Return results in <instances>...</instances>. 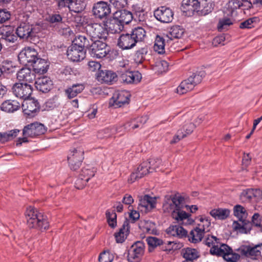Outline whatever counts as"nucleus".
<instances>
[{"label":"nucleus","mask_w":262,"mask_h":262,"mask_svg":"<svg viewBox=\"0 0 262 262\" xmlns=\"http://www.w3.org/2000/svg\"><path fill=\"white\" fill-rule=\"evenodd\" d=\"M145 245L142 241H137L130 247L127 258L130 262H138L144 252Z\"/></svg>","instance_id":"nucleus-9"},{"label":"nucleus","mask_w":262,"mask_h":262,"mask_svg":"<svg viewBox=\"0 0 262 262\" xmlns=\"http://www.w3.org/2000/svg\"><path fill=\"white\" fill-rule=\"evenodd\" d=\"M88 181V180L83 178V177L78 176L75 182V187L78 189H82L85 187Z\"/></svg>","instance_id":"nucleus-64"},{"label":"nucleus","mask_w":262,"mask_h":262,"mask_svg":"<svg viewBox=\"0 0 262 262\" xmlns=\"http://www.w3.org/2000/svg\"><path fill=\"white\" fill-rule=\"evenodd\" d=\"M182 6L184 11L189 12V15H193L195 12L198 13L199 0H183Z\"/></svg>","instance_id":"nucleus-32"},{"label":"nucleus","mask_w":262,"mask_h":262,"mask_svg":"<svg viewBox=\"0 0 262 262\" xmlns=\"http://www.w3.org/2000/svg\"><path fill=\"white\" fill-rule=\"evenodd\" d=\"M253 189H247L244 190L241 194V199L243 202H249L253 198H254Z\"/></svg>","instance_id":"nucleus-55"},{"label":"nucleus","mask_w":262,"mask_h":262,"mask_svg":"<svg viewBox=\"0 0 262 262\" xmlns=\"http://www.w3.org/2000/svg\"><path fill=\"white\" fill-rule=\"evenodd\" d=\"M148 163L150 172L155 171L161 164V160L159 158H150L146 161Z\"/></svg>","instance_id":"nucleus-57"},{"label":"nucleus","mask_w":262,"mask_h":262,"mask_svg":"<svg viewBox=\"0 0 262 262\" xmlns=\"http://www.w3.org/2000/svg\"><path fill=\"white\" fill-rule=\"evenodd\" d=\"M168 63L165 60H161L156 62L155 70L159 73L166 72L168 69Z\"/></svg>","instance_id":"nucleus-58"},{"label":"nucleus","mask_w":262,"mask_h":262,"mask_svg":"<svg viewBox=\"0 0 262 262\" xmlns=\"http://www.w3.org/2000/svg\"><path fill=\"white\" fill-rule=\"evenodd\" d=\"M234 214L240 221L243 222L247 217V213L244 207L240 205H236L234 207Z\"/></svg>","instance_id":"nucleus-48"},{"label":"nucleus","mask_w":262,"mask_h":262,"mask_svg":"<svg viewBox=\"0 0 262 262\" xmlns=\"http://www.w3.org/2000/svg\"><path fill=\"white\" fill-rule=\"evenodd\" d=\"M17 78L23 83H32L35 76L29 68H22L17 73Z\"/></svg>","instance_id":"nucleus-28"},{"label":"nucleus","mask_w":262,"mask_h":262,"mask_svg":"<svg viewBox=\"0 0 262 262\" xmlns=\"http://www.w3.org/2000/svg\"><path fill=\"white\" fill-rule=\"evenodd\" d=\"M27 224L29 228L36 229L41 231L49 228V222L47 216L39 212L33 207H28L25 212Z\"/></svg>","instance_id":"nucleus-2"},{"label":"nucleus","mask_w":262,"mask_h":262,"mask_svg":"<svg viewBox=\"0 0 262 262\" xmlns=\"http://www.w3.org/2000/svg\"><path fill=\"white\" fill-rule=\"evenodd\" d=\"M137 170L139 172L142 178L150 173V169L146 161L143 162L137 168Z\"/></svg>","instance_id":"nucleus-60"},{"label":"nucleus","mask_w":262,"mask_h":262,"mask_svg":"<svg viewBox=\"0 0 262 262\" xmlns=\"http://www.w3.org/2000/svg\"><path fill=\"white\" fill-rule=\"evenodd\" d=\"M156 201L155 198L146 194L141 196L139 200L138 209L141 211L147 212L156 207Z\"/></svg>","instance_id":"nucleus-24"},{"label":"nucleus","mask_w":262,"mask_h":262,"mask_svg":"<svg viewBox=\"0 0 262 262\" xmlns=\"http://www.w3.org/2000/svg\"><path fill=\"white\" fill-rule=\"evenodd\" d=\"M72 44L73 46L78 47L79 49L86 50L89 48L90 46V42L89 39L84 35H79L77 36Z\"/></svg>","instance_id":"nucleus-41"},{"label":"nucleus","mask_w":262,"mask_h":262,"mask_svg":"<svg viewBox=\"0 0 262 262\" xmlns=\"http://www.w3.org/2000/svg\"><path fill=\"white\" fill-rule=\"evenodd\" d=\"M129 221L127 219H126L123 222L122 227L120 228L119 231L114 234L117 243H122L125 241L129 233Z\"/></svg>","instance_id":"nucleus-27"},{"label":"nucleus","mask_w":262,"mask_h":262,"mask_svg":"<svg viewBox=\"0 0 262 262\" xmlns=\"http://www.w3.org/2000/svg\"><path fill=\"white\" fill-rule=\"evenodd\" d=\"M13 28L11 26H3L0 28V40L2 43H14L17 40Z\"/></svg>","instance_id":"nucleus-15"},{"label":"nucleus","mask_w":262,"mask_h":262,"mask_svg":"<svg viewBox=\"0 0 262 262\" xmlns=\"http://www.w3.org/2000/svg\"><path fill=\"white\" fill-rule=\"evenodd\" d=\"M221 241V239L220 238H217L214 235H208L205 238L204 243L206 245L211 248V247L218 246Z\"/></svg>","instance_id":"nucleus-53"},{"label":"nucleus","mask_w":262,"mask_h":262,"mask_svg":"<svg viewBox=\"0 0 262 262\" xmlns=\"http://www.w3.org/2000/svg\"><path fill=\"white\" fill-rule=\"evenodd\" d=\"M14 68L15 66L11 60L3 58L0 59V70H2V74L12 73Z\"/></svg>","instance_id":"nucleus-44"},{"label":"nucleus","mask_w":262,"mask_h":262,"mask_svg":"<svg viewBox=\"0 0 262 262\" xmlns=\"http://www.w3.org/2000/svg\"><path fill=\"white\" fill-rule=\"evenodd\" d=\"M11 90L13 94L16 97L26 100L30 98L33 88L29 83L18 82L13 84Z\"/></svg>","instance_id":"nucleus-7"},{"label":"nucleus","mask_w":262,"mask_h":262,"mask_svg":"<svg viewBox=\"0 0 262 262\" xmlns=\"http://www.w3.org/2000/svg\"><path fill=\"white\" fill-rule=\"evenodd\" d=\"M209 252L212 255L222 257L228 262H236L240 258L238 254L234 252L230 247L222 243L221 241L218 246L211 247Z\"/></svg>","instance_id":"nucleus-4"},{"label":"nucleus","mask_w":262,"mask_h":262,"mask_svg":"<svg viewBox=\"0 0 262 262\" xmlns=\"http://www.w3.org/2000/svg\"><path fill=\"white\" fill-rule=\"evenodd\" d=\"M133 38L130 33H122L118 39L117 45L123 50L132 49L137 44Z\"/></svg>","instance_id":"nucleus-21"},{"label":"nucleus","mask_w":262,"mask_h":262,"mask_svg":"<svg viewBox=\"0 0 262 262\" xmlns=\"http://www.w3.org/2000/svg\"><path fill=\"white\" fill-rule=\"evenodd\" d=\"M116 129L113 128H106L98 132L97 137L99 138H107L111 137L115 133Z\"/></svg>","instance_id":"nucleus-56"},{"label":"nucleus","mask_w":262,"mask_h":262,"mask_svg":"<svg viewBox=\"0 0 262 262\" xmlns=\"http://www.w3.org/2000/svg\"><path fill=\"white\" fill-rule=\"evenodd\" d=\"M262 243L257 245H242L238 249L241 255L246 257L257 256L260 255Z\"/></svg>","instance_id":"nucleus-20"},{"label":"nucleus","mask_w":262,"mask_h":262,"mask_svg":"<svg viewBox=\"0 0 262 262\" xmlns=\"http://www.w3.org/2000/svg\"><path fill=\"white\" fill-rule=\"evenodd\" d=\"M221 241V239L220 238H217L214 235H208L205 238L204 243L206 245L211 248V247L218 246Z\"/></svg>","instance_id":"nucleus-52"},{"label":"nucleus","mask_w":262,"mask_h":262,"mask_svg":"<svg viewBox=\"0 0 262 262\" xmlns=\"http://www.w3.org/2000/svg\"><path fill=\"white\" fill-rule=\"evenodd\" d=\"M259 19L256 17H253L247 19V20L240 23L239 28L241 29H251L254 27L253 24L257 23Z\"/></svg>","instance_id":"nucleus-54"},{"label":"nucleus","mask_w":262,"mask_h":262,"mask_svg":"<svg viewBox=\"0 0 262 262\" xmlns=\"http://www.w3.org/2000/svg\"><path fill=\"white\" fill-rule=\"evenodd\" d=\"M205 75L204 71L192 73L187 79L181 82L177 88V92L180 95H183L192 90L195 85L202 81Z\"/></svg>","instance_id":"nucleus-3"},{"label":"nucleus","mask_w":262,"mask_h":262,"mask_svg":"<svg viewBox=\"0 0 262 262\" xmlns=\"http://www.w3.org/2000/svg\"><path fill=\"white\" fill-rule=\"evenodd\" d=\"M147 119L148 118L146 116L138 117L126 122L124 125V128L130 130L142 127L143 125L146 122Z\"/></svg>","instance_id":"nucleus-30"},{"label":"nucleus","mask_w":262,"mask_h":262,"mask_svg":"<svg viewBox=\"0 0 262 262\" xmlns=\"http://www.w3.org/2000/svg\"><path fill=\"white\" fill-rule=\"evenodd\" d=\"M114 15L119 20L118 22H121L123 25L128 24L133 18L131 12L125 9L116 11Z\"/></svg>","instance_id":"nucleus-33"},{"label":"nucleus","mask_w":262,"mask_h":262,"mask_svg":"<svg viewBox=\"0 0 262 262\" xmlns=\"http://www.w3.org/2000/svg\"><path fill=\"white\" fill-rule=\"evenodd\" d=\"M173 12L171 9L164 6L158 8L154 13L155 18L163 23L171 22L173 18Z\"/></svg>","instance_id":"nucleus-14"},{"label":"nucleus","mask_w":262,"mask_h":262,"mask_svg":"<svg viewBox=\"0 0 262 262\" xmlns=\"http://www.w3.org/2000/svg\"><path fill=\"white\" fill-rule=\"evenodd\" d=\"M227 9L230 12V15L233 16L234 11L242 7V2L239 0H231L228 3Z\"/></svg>","instance_id":"nucleus-51"},{"label":"nucleus","mask_w":262,"mask_h":262,"mask_svg":"<svg viewBox=\"0 0 262 262\" xmlns=\"http://www.w3.org/2000/svg\"><path fill=\"white\" fill-rule=\"evenodd\" d=\"M21 107L24 114L31 118L35 116L40 110V105L38 101L34 98H28L25 100Z\"/></svg>","instance_id":"nucleus-12"},{"label":"nucleus","mask_w":262,"mask_h":262,"mask_svg":"<svg viewBox=\"0 0 262 262\" xmlns=\"http://www.w3.org/2000/svg\"><path fill=\"white\" fill-rule=\"evenodd\" d=\"M37 52L33 48L27 47L24 49L18 55V59L23 64L31 66L38 57Z\"/></svg>","instance_id":"nucleus-8"},{"label":"nucleus","mask_w":262,"mask_h":262,"mask_svg":"<svg viewBox=\"0 0 262 262\" xmlns=\"http://www.w3.org/2000/svg\"><path fill=\"white\" fill-rule=\"evenodd\" d=\"M111 4L117 10H122L127 4V0H110Z\"/></svg>","instance_id":"nucleus-62"},{"label":"nucleus","mask_w":262,"mask_h":262,"mask_svg":"<svg viewBox=\"0 0 262 262\" xmlns=\"http://www.w3.org/2000/svg\"><path fill=\"white\" fill-rule=\"evenodd\" d=\"M118 20L114 15L113 19L110 20L109 25L107 26L114 33L122 31L124 28V25L121 22H118Z\"/></svg>","instance_id":"nucleus-46"},{"label":"nucleus","mask_w":262,"mask_h":262,"mask_svg":"<svg viewBox=\"0 0 262 262\" xmlns=\"http://www.w3.org/2000/svg\"><path fill=\"white\" fill-rule=\"evenodd\" d=\"M146 242L149 247L155 248L160 246V249L164 251H170L177 249V246L174 247L177 243L174 241H163L156 237L149 236L146 238Z\"/></svg>","instance_id":"nucleus-10"},{"label":"nucleus","mask_w":262,"mask_h":262,"mask_svg":"<svg viewBox=\"0 0 262 262\" xmlns=\"http://www.w3.org/2000/svg\"><path fill=\"white\" fill-rule=\"evenodd\" d=\"M18 129H13L9 131L8 132L2 133V138H1V142L5 143L8 141L12 140L14 138L16 137L19 133Z\"/></svg>","instance_id":"nucleus-50"},{"label":"nucleus","mask_w":262,"mask_h":262,"mask_svg":"<svg viewBox=\"0 0 262 262\" xmlns=\"http://www.w3.org/2000/svg\"><path fill=\"white\" fill-rule=\"evenodd\" d=\"M185 199L179 194L166 195L163 204L164 212H171L172 218L178 222L188 219L190 214L182 209L185 206Z\"/></svg>","instance_id":"nucleus-1"},{"label":"nucleus","mask_w":262,"mask_h":262,"mask_svg":"<svg viewBox=\"0 0 262 262\" xmlns=\"http://www.w3.org/2000/svg\"><path fill=\"white\" fill-rule=\"evenodd\" d=\"M83 159V151L82 150L74 148L71 151L68 156V160L70 168L73 170H76L81 165Z\"/></svg>","instance_id":"nucleus-13"},{"label":"nucleus","mask_w":262,"mask_h":262,"mask_svg":"<svg viewBox=\"0 0 262 262\" xmlns=\"http://www.w3.org/2000/svg\"><path fill=\"white\" fill-rule=\"evenodd\" d=\"M230 211L227 208H218L210 211V214L216 220H224L230 215Z\"/></svg>","instance_id":"nucleus-39"},{"label":"nucleus","mask_w":262,"mask_h":262,"mask_svg":"<svg viewBox=\"0 0 262 262\" xmlns=\"http://www.w3.org/2000/svg\"><path fill=\"white\" fill-rule=\"evenodd\" d=\"M184 33V28L179 25H175L171 27L168 31V33L166 35V37L167 38V42L171 41L176 38L178 39L182 37Z\"/></svg>","instance_id":"nucleus-34"},{"label":"nucleus","mask_w":262,"mask_h":262,"mask_svg":"<svg viewBox=\"0 0 262 262\" xmlns=\"http://www.w3.org/2000/svg\"><path fill=\"white\" fill-rule=\"evenodd\" d=\"M35 84L37 90L46 93L52 89L53 82L49 77L42 76L36 79Z\"/></svg>","instance_id":"nucleus-25"},{"label":"nucleus","mask_w":262,"mask_h":262,"mask_svg":"<svg viewBox=\"0 0 262 262\" xmlns=\"http://www.w3.org/2000/svg\"><path fill=\"white\" fill-rule=\"evenodd\" d=\"M130 95L126 91H117L111 99L112 105L115 107H121L129 103Z\"/></svg>","instance_id":"nucleus-16"},{"label":"nucleus","mask_w":262,"mask_h":262,"mask_svg":"<svg viewBox=\"0 0 262 262\" xmlns=\"http://www.w3.org/2000/svg\"><path fill=\"white\" fill-rule=\"evenodd\" d=\"M130 34L137 43L144 39L146 36V31L142 27H138L133 29Z\"/></svg>","instance_id":"nucleus-43"},{"label":"nucleus","mask_w":262,"mask_h":262,"mask_svg":"<svg viewBox=\"0 0 262 262\" xmlns=\"http://www.w3.org/2000/svg\"><path fill=\"white\" fill-rule=\"evenodd\" d=\"M195 127V125L191 122H187L185 123L183 126L179 129L182 130L184 133V134H186V137L191 134Z\"/></svg>","instance_id":"nucleus-61"},{"label":"nucleus","mask_w":262,"mask_h":262,"mask_svg":"<svg viewBox=\"0 0 262 262\" xmlns=\"http://www.w3.org/2000/svg\"><path fill=\"white\" fill-rule=\"evenodd\" d=\"M85 88L83 83H75L69 86L65 90V94L67 97L71 99L76 97L79 94L81 93Z\"/></svg>","instance_id":"nucleus-31"},{"label":"nucleus","mask_w":262,"mask_h":262,"mask_svg":"<svg viewBox=\"0 0 262 262\" xmlns=\"http://www.w3.org/2000/svg\"><path fill=\"white\" fill-rule=\"evenodd\" d=\"M147 48L143 47L136 51L134 55V60L137 64L142 63L145 60V56L147 53Z\"/></svg>","instance_id":"nucleus-45"},{"label":"nucleus","mask_w":262,"mask_h":262,"mask_svg":"<svg viewBox=\"0 0 262 262\" xmlns=\"http://www.w3.org/2000/svg\"><path fill=\"white\" fill-rule=\"evenodd\" d=\"M199 14L206 15L211 12L214 6L212 0H199Z\"/></svg>","instance_id":"nucleus-35"},{"label":"nucleus","mask_w":262,"mask_h":262,"mask_svg":"<svg viewBox=\"0 0 262 262\" xmlns=\"http://www.w3.org/2000/svg\"><path fill=\"white\" fill-rule=\"evenodd\" d=\"M110 5L106 2H99L95 4L93 8V14L96 17L105 18L111 13Z\"/></svg>","instance_id":"nucleus-18"},{"label":"nucleus","mask_w":262,"mask_h":262,"mask_svg":"<svg viewBox=\"0 0 262 262\" xmlns=\"http://www.w3.org/2000/svg\"><path fill=\"white\" fill-rule=\"evenodd\" d=\"M166 233L169 236L177 237L179 238L185 237L187 232L182 226L179 225H170L166 230Z\"/></svg>","instance_id":"nucleus-29"},{"label":"nucleus","mask_w":262,"mask_h":262,"mask_svg":"<svg viewBox=\"0 0 262 262\" xmlns=\"http://www.w3.org/2000/svg\"><path fill=\"white\" fill-rule=\"evenodd\" d=\"M85 7L86 4L83 0H71L69 10L71 11L79 13L83 11Z\"/></svg>","instance_id":"nucleus-42"},{"label":"nucleus","mask_w":262,"mask_h":262,"mask_svg":"<svg viewBox=\"0 0 262 262\" xmlns=\"http://www.w3.org/2000/svg\"><path fill=\"white\" fill-rule=\"evenodd\" d=\"M107 22L103 23H89L85 27V31L91 37V41L94 39H103L105 40L108 36L106 27Z\"/></svg>","instance_id":"nucleus-5"},{"label":"nucleus","mask_w":262,"mask_h":262,"mask_svg":"<svg viewBox=\"0 0 262 262\" xmlns=\"http://www.w3.org/2000/svg\"><path fill=\"white\" fill-rule=\"evenodd\" d=\"M20 107V103L16 100H7L1 104V108L3 111L7 113H13Z\"/></svg>","instance_id":"nucleus-36"},{"label":"nucleus","mask_w":262,"mask_h":262,"mask_svg":"<svg viewBox=\"0 0 262 262\" xmlns=\"http://www.w3.org/2000/svg\"><path fill=\"white\" fill-rule=\"evenodd\" d=\"M32 24L27 22H20L16 29L15 33L18 37L24 40L31 39Z\"/></svg>","instance_id":"nucleus-23"},{"label":"nucleus","mask_w":262,"mask_h":262,"mask_svg":"<svg viewBox=\"0 0 262 262\" xmlns=\"http://www.w3.org/2000/svg\"><path fill=\"white\" fill-rule=\"evenodd\" d=\"M198 226L192 229L188 234H187L186 236L190 243H198L202 241L204 236L206 229V228H205V225L199 224Z\"/></svg>","instance_id":"nucleus-22"},{"label":"nucleus","mask_w":262,"mask_h":262,"mask_svg":"<svg viewBox=\"0 0 262 262\" xmlns=\"http://www.w3.org/2000/svg\"><path fill=\"white\" fill-rule=\"evenodd\" d=\"M108 225L112 228L117 226V214L114 210H107L105 212Z\"/></svg>","instance_id":"nucleus-47"},{"label":"nucleus","mask_w":262,"mask_h":262,"mask_svg":"<svg viewBox=\"0 0 262 262\" xmlns=\"http://www.w3.org/2000/svg\"><path fill=\"white\" fill-rule=\"evenodd\" d=\"M11 13L7 9H0V24H3L10 19Z\"/></svg>","instance_id":"nucleus-63"},{"label":"nucleus","mask_w":262,"mask_h":262,"mask_svg":"<svg viewBox=\"0 0 262 262\" xmlns=\"http://www.w3.org/2000/svg\"><path fill=\"white\" fill-rule=\"evenodd\" d=\"M31 67H32L33 71L38 74H44L47 71V67H48L47 61L43 59L38 57Z\"/></svg>","instance_id":"nucleus-38"},{"label":"nucleus","mask_w":262,"mask_h":262,"mask_svg":"<svg viewBox=\"0 0 262 262\" xmlns=\"http://www.w3.org/2000/svg\"><path fill=\"white\" fill-rule=\"evenodd\" d=\"M120 79L126 84H137L141 81L142 75L138 71H125L120 73Z\"/></svg>","instance_id":"nucleus-17"},{"label":"nucleus","mask_w":262,"mask_h":262,"mask_svg":"<svg viewBox=\"0 0 262 262\" xmlns=\"http://www.w3.org/2000/svg\"><path fill=\"white\" fill-rule=\"evenodd\" d=\"M182 254L185 260L192 261L200 256L198 250L194 248H186L182 250Z\"/></svg>","instance_id":"nucleus-40"},{"label":"nucleus","mask_w":262,"mask_h":262,"mask_svg":"<svg viewBox=\"0 0 262 262\" xmlns=\"http://www.w3.org/2000/svg\"><path fill=\"white\" fill-rule=\"evenodd\" d=\"M232 24V21L230 18H223L220 20L218 23L217 29L219 31L222 32L224 30H227V28Z\"/></svg>","instance_id":"nucleus-59"},{"label":"nucleus","mask_w":262,"mask_h":262,"mask_svg":"<svg viewBox=\"0 0 262 262\" xmlns=\"http://www.w3.org/2000/svg\"><path fill=\"white\" fill-rule=\"evenodd\" d=\"M68 58L72 61L79 62L84 59L86 55V50L79 49L76 46L72 45L67 51Z\"/></svg>","instance_id":"nucleus-19"},{"label":"nucleus","mask_w":262,"mask_h":262,"mask_svg":"<svg viewBox=\"0 0 262 262\" xmlns=\"http://www.w3.org/2000/svg\"><path fill=\"white\" fill-rule=\"evenodd\" d=\"M46 131L45 126L42 123L35 122L25 126L23 130V136L34 138L43 134Z\"/></svg>","instance_id":"nucleus-11"},{"label":"nucleus","mask_w":262,"mask_h":262,"mask_svg":"<svg viewBox=\"0 0 262 262\" xmlns=\"http://www.w3.org/2000/svg\"><path fill=\"white\" fill-rule=\"evenodd\" d=\"M166 35L164 34L163 36L157 35L155 44L154 46V50L158 53L162 54L165 53V46L167 42Z\"/></svg>","instance_id":"nucleus-37"},{"label":"nucleus","mask_w":262,"mask_h":262,"mask_svg":"<svg viewBox=\"0 0 262 262\" xmlns=\"http://www.w3.org/2000/svg\"><path fill=\"white\" fill-rule=\"evenodd\" d=\"M92 42L89 50L90 54L93 57L101 58L105 57L110 52L116 56L118 55V52L116 50L111 51L110 47L105 42L99 40Z\"/></svg>","instance_id":"nucleus-6"},{"label":"nucleus","mask_w":262,"mask_h":262,"mask_svg":"<svg viewBox=\"0 0 262 262\" xmlns=\"http://www.w3.org/2000/svg\"><path fill=\"white\" fill-rule=\"evenodd\" d=\"M95 169L94 168H91L90 166H87L82 168L79 176L89 181L91 178L95 176Z\"/></svg>","instance_id":"nucleus-49"},{"label":"nucleus","mask_w":262,"mask_h":262,"mask_svg":"<svg viewBox=\"0 0 262 262\" xmlns=\"http://www.w3.org/2000/svg\"><path fill=\"white\" fill-rule=\"evenodd\" d=\"M97 79L101 83L112 84L117 81V75L115 72L111 71L101 70L97 76Z\"/></svg>","instance_id":"nucleus-26"}]
</instances>
